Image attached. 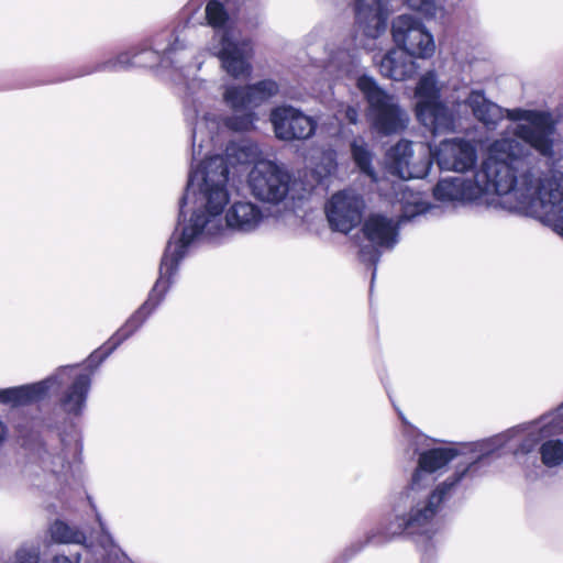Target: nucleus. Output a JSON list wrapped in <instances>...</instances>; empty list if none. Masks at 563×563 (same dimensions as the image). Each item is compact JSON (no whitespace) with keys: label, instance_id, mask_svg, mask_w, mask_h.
Returning <instances> with one entry per match:
<instances>
[{"label":"nucleus","instance_id":"f257e3e1","mask_svg":"<svg viewBox=\"0 0 563 563\" xmlns=\"http://www.w3.org/2000/svg\"><path fill=\"white\" fill-rule=\"evenodd\" d=\"M268 218L267 209L252 200L240 199L230 203L229 169L222 158H213L202 168L189 173L180 201L178 224L167 243L159 266V278L148 299L111 336L104 352L101 355V352H95L91 357L106 358L144 323L162 300L179 261L197 241L207 239L221 243L232 234H251Z\"/></svg>","mask_w":563,"mask_h":563},{"label":"nucleus","instance_id":"f03ea898","mask_svg":"<svg viewBox=\"0 0 563 563\" xmlns=\"http://www.w3.org/2000/svg\"><path fill=\"white\" fill-rule=\"evenodd\" d=\"M503 438L435 448L420 453L411 481L393 504V519L386 534L427 536L444 500L464 479L473 476L478 464L501 444Z\"/></svg>","mask_w":563,"mask_h":563},{"label":"nucleus","instance_id":"7ed1b4c3","mask_svg":"<svg viewBox=\"0 0 563 563\" xmlns=\"http://www.w3.org/2000/svg\"><path fill=\"white\" fill-rule=\"evenodd\" d=\"M508 142L521 147L518 158L506 157L511 185L505 191L501 208L539 219L563 230V174L542 179L529 166L531 150L549 161L560 158L554 139L556 122L548 111L515 108L507 110Z\"/></svg>","mask_w":563,"mask_h":563},{"label":"nucleus","instance_id":"20e7f679","mask_svg":"<svg viewBox=\"0 0 563 563\" xmlns=\"http://www.w3.org/2000/svg\"><path fill=\"white\" fill-rule=\"evenodd\" d=\"M442 84L435 70L421 75L415 88L417 120L433 135L456 132L461 125L460 108L467 106L476 120L488 130H495L506 117L507 110L488 100L482 90H471L462 101L452 98L441 100Z\"/></svg>","mask_w":563,"mask_h":563},{"label":"nucleus","instance_id":"39448f33","mask_svg":"<svg viewBox=\"0 0 563 563\" xmlns=\"http://www.w3.org/2000/svg\"><path fill=\"white\" fill-rule=\"evenodd\" d=\"M522 154L521 147L508 142V128L499 139L494 140L487 147L486 157L475 170L472 178L462 176L448 177L439 180L433 188V196L443 202H477L489 203L495 201L492 196L503 201L505 191L511 185L506 157L511 155L518 158Z\"/></svg>","mask_w":563,"mask_h":563},{"label":"nucleus","instance_id":"423d86ee","mask_svg":"<svg viewBox=\"0 0 563 563\" xmlns=\"http://www.w3.org/2000/svg\"><path fill=\"white\" fill-rule=\"evenodd\" d=\"M279 86L272 79L252 85L227 84L222 86V101L233 112L224 119L213 113L197 118L192 128V161L207 155L213 147L222 126L234 132H246L254 128L256 114L253 109L278 93Z\"/></svg>","mask_w":563,"mask_h":563},{"label":"nucleus","instance_id":"0eeeda50","mask_svg":"<svg viewBox=\"0 0 563 563\" xmlns=\"http://www.w3.org/2000/svg\"><path fill=\"white\" fill-rule=\"evenodd\" d=\"M385 165L388 174L398 177L385 196L389 197L393 203L402 205L404 213L408 218L427 212V203L419 194L409 190L404 180L423 178L428 175L431 167L430 146L401 140L386 153Z\"/></svg>","mask_w":563,"mask_h":563},{"label":"nucleus","instance_id":"6e6552de","mask_svg":"<svg viewBox=\"0 0 563 563\" xmlns=\"http://www.w3.org/2000/svg\"><path fill=\"white\" fill-rule=\"evenodd\" d=\"M206 18L214 30L208 49L221 62V68L234 79L249 78L252 74L251 41L230 22L224 7L211 0L206 7Z\"/></svg>","mask_w":563,"mask_h":563},{"label":"nucleus","instance_id":"1a4fd4ad","mask_svg":"<svg viewBox=\"0 0 563 563\" xmlns=\"http://www.w3.org/2000/svg\"><path fill=\"white\" fill-rule=\"evenodd\" d=\"M68 380L70 384L62 394L59 405L64 412L77 417L86 407L91 378L87 373H77L74 366L62 367L52 376L34 384L0 389V402L23 405L36 401L44 398L53 386Z\"/></svg>","mask_w":563,"mask_h":563},{"label":"nucleus","instance_id":"9d476101","mask_svg":"<svg viewBox=\"0 0 563 563\" xmlns=\"http://www.w3.org/2000/svg\"><path fill=\"white\" fill-rule=\"evenodd\" d=\"M356 87L367 102V118L377 133L390 135L407 128L408 112L399 104L397 97L384 90L373 77L365 74L358 76Z\"/></svg>","mask_w":563,"mask_h":563},{"label":"nucleus","instance_id":"9b49d317","mask_svg":"<svg viewBox=\"0 0 563 563\" xmlns=\"http://www.w3.org/2000/svg\"><path fill=\"white\" fill-rule=\"evenodd\" d=\"M247 186L257 200L279 205L290 192L291 176L284 166L273 161L262 159L251 168Z\"/></svg>","mask_w":563,"mask_h":563},{"label":"nucleus","instance_id":"f8f14e48","mask_svg":"<svg viewBox=\"0 0 563 563\" xmlns=\"http://www.w3.org/2000/svg\"><path fill=\"white\" fill-rule=\"evenodd\" d=\"M562 413L563 406L538 422L526 427H517L492 437L490 439L503 438V440L500 441L501 444L496 446L490 454L504 448H509L514 455L532 452L540 441H544L547 437L563 428L562 421L559 420Z\"/></svg>","mask_w":563,"mask_h":563},{"label":"nucleus","instance_id":"ddd939ff","mask_svg":"<svg viewBox=\"0 0 563 563\" xmlns=\"http://www.w3.org/2000/svg\"><path fill=\"white\" fill-rule=\"evenodd\" d=\"M192 57V51L188 49L184 42L175 38L167 47L162 48L157 42L154 48H133L118 55L114 62L110 63L111 68L141 66L151 67L159 63L163 67L173 66L181 71L187 68L183 65L185 59Z\"/></svg>","mask_w":563,"mask_h":563},{"label":"nucleus","instance_id":"4468645a","mask_svg":"<svg viewBox=\"0 0 563 563\" xmlns=\"http://www.w3.org/2000/svg\"><path fill=\"white\" fill-rule=\"evenodd\" d=\"M393 40L400 51L411 58L429 59L435 53L431 32L417 18L401 14L391 23Z\"/></svg>","mask_w":563,"mask_h":563},{"label":"nucleus","instance_id":"2eb2a0df","mask_svg":"<svg viewBox=\"0 0 563 563\" xmlns=\"http://www.w3.org/2000/svg\"><path fill=\"white\" fill-rule=\"evenodd\" d=\"M365 201L354 190L334 194L325 206V214L332 230L349 233L361 223Z\"/></svg>","mask_w":563,"mask_h":563},{"label":"nucleus","instance_id":"dca6fc26","mask_svg":"<svg viewBox=\"0 0 563 563\" xmlns=\"http://www.w3.org/2000/svg\"><path fill=\"white\" fill-rule=\"evenodd\" d=\"M431 157L443 170L464 173L477 162L475 145L465 139L443 140L434 147L430 146Z\"/></svg>","mask_w":563,"mask_h":563},{"label":"nucleus","instance_id":"f3484780","mask_svg":"<svg viewBox=\"0 0 563 563\" xmlns=\"http://www.w3.org/2000/svg\"><path fill=\"white\" fill-rule=\"evenodd\" d=\"M271 122L276 137L283 141L309 139L317 128L311 117L291 106H282L272 110Z\"/></svg>","mask_w":563,"mask_h":563},{"label":"nucleus","instance_id":"a211bd4d","mask_svg":"<svg viewBox=\"0 0 563 563\" xmlns=\"http://www.w3.org/2000/svg\"><path fill=\"white\" fill-rule=\"evenodd\" d=\"M402 211L401 217L394 218L387 217L383 213H371L363 222L362 232L365 239L371 242L375 247L383 250H391L398 243L399 238V225L402 220H410L404 213L402 205H400Z\"/></svg>","mask_w":563,"mask_h":563},{"label":"nucleus","instance_id":"6ab92c4d","mask_svg":"<svg viewBox=\"0 0 563 563\" xmlns=\"http://www.w3.org/2000/svg\"><path fill=\"white\" fill-rule=\"evenodd\" d=\"M355 23L358 32L368 40L385 34L389 16L388 0H355Z\"/></svg>","mask_w":563,"mask_h":563},{"label":"nucleus","instance_id":"aec40b11","mask_svg":"<svg viewBox=\"0 0 563 563\" xmlns=\"http://www.w3.org/2000/svg\"><path fill=\"white\" fill-rule=\"evenodd\" d=\"M260 156H261V150H260L258 145L251 140L243 139L240 141L229 143L225 148L224 156L214 155V156L206 157L196 167H194V165H191L190 173H192L196 169L202 168V166L205 164H207L209 161H211L213 158H222L224 161L225 165L228 166L229 176H230L232 173L231 169L235 165H245V164H251V163L255 164L256 162L261 161V159H258Z\"/></svg>","mask_w":563,"mask_h":563},{"label":"nucleus","instance_id":"412c9836","mask_svg":"<svg viewBox=\"0 0 563 563\" xmlns=\"http://www.w3.org/2000/svg\"><path fill=\"white\" fill-rule=\"evenodd\" d=\"M378 66L384 77L397 81L412 77L418 68L412 58L397 47L389 49L383 56Z\"/></svg>","mask_w":563,"mask_h":563},{"label":"nucleus","instance_id":"4be33fe9","mask_svg":"<svg viewBox=\"0 0 563 563\" xmlns=\"http://www.w3.org/2000/svg\"><path fill=\"white\" fill-rule=\"evenodd\" d=\"M358 60L357 52L330 45L327 47V58L321 60L323 76L331 78L341 73H350Z\"/></svg>","mask_w":563,"mask_h":563},{"label":"nucleus","instance_id":"5701e85b","mask_svg":"<svg viewBox=\"0 0 563 563\" xmlns=\"http://www.w3.org/2000/svg\"><path fill=\"white\" fill-rule=\"evenodd\" d=\"M203 64V60L198 59L194 54L192 57L185 59L183 65H186L183 71L179 68H176L179 77L184 80L186 85L188 97L191 98L192 103L196 100H200L207 97L208 95V82L205 79L196 77V73H198Z\"/></svg>","mask_w":563,"mask_h":563},{"label":"nucleus","instance_id":"b1692460","mask_svg":"<svg viewBox=\"0 0 563 563\" xmlns=\"http://www.w3.org/2000/svg\"><path fill=\"white\" fill-rule=\"evenodd\" d=\"M351 152L353 159L360 170L369 177L372 181L378 185V190L383 195H388V183L386 179H379L376 172L374 170L372 166L373 155L369 152L365 141L363 139H355L351 143Z\"/></svg>","mask_w":563,"mask_h":563},{"label":"nucleus","instance_id":"393cba45","mask_svg":"<svg viewBox=\"0 0 563 563\" xmlns=\"http://www.w3.org/2000/svg\"><path fill=\"white\" fill-rule=\"evenodd\" d=\"M49 534L56 543L82 544L86 540V536L80 529L62 520H56L51 525Z\"/></svg>","mask_w":563,"mask_h":563},{"label":"nucleus","instance_id":"a878e982","mask_svg":"<svg viewBox=\"0 0 563 563\" xmlns=\"http://www.w3.org/2000/svg\"><path fill=\"white\" fill-rule=\"evenodd\" d=\"M539 453L542 463L547 467H555L563 464V440L544 439L540 445Z\"/></svg>","mask_w":563,"mask_h":563},{"label":"nucleus","instance_id":"bb28decb","mask_svg":"<svg viewBox=\"0 0 563 563\" xmlns=\"http://www.w3.org/2000/svg\"><path fill=\"white\" fill-rule=\"evenodd\" d=\"M42 466L45 471L55 475L65 473L69 468L66 448L63 446L52 452H45L42 456Z\"/></svg>","mask_w":563,"mask_h":563},{"label":"nucleus","instance_id":"cd10ccee","mask_svg":"<svg viewBox=\"0 0 563 563\" xmlns=\"http://www.w3.org/2000/svg\"><path fill=\"white\" fill-rule=\"evenodd\" d=\"M407 5L427 19L442 20L445 9L439 0H405Z\"/></svg>","mask_w":563,"mask_h":563},{"label":"nucleus","instance_id":"c85d7f7f","mask_svg":"<svg viewBox=\"0 0 563 563\" xmlns=\"http://www.w3.org/2000/svg\"><path fill=\"white\" fill-rule=\"evenodd\" d=\"M336 170L335 153L333 151H324L321 153L320 161L317 163L313 172L319 180L331 176Z\"/></svg>","mask_w":563,"mask_h":563},{"label":"nucleus","instance_id":"c756f323","mask_svg":"<svg viewBox=\"0 0 563 563\" xmlns=\"http://www.w3.org/2000/svg\"><path fill=\"white\" fill-rule=\"evenodd\" d=\"M335 118L341 123L345 121L350 124H355L358 120V110L353 106L341 103L335 111Z\"/></svg>","mask_w":563,"mask_h":563},{"label":"nucleus","instance_id":"7c9ffc66","mask_svg":"<svg viewBox=\"0 0 563 563\" xmlns=\"http://www.w3.org/2000/svg\"><path fill=\"white\" fill-rule=\"evenodd\" d=\"M38 553L35 549L21 548L15 552L14 563H38Z\"/></svg>","mask_w":563,"mask_h":563},{"label":"nucleus","instance_id":"2f4dec72","mask_svg":"<svg viewBox=\"0 0 563 563\" xmlns=\"http://www.w3.org/2000/svg\"><path fill=\"white\" fill-rule=\"evenodd\" d=\"M361 256L364 262H369L372 264H376L379 260L380 254L375 252H369L368 254L365 252V249L361 250Z\"/></svg>","mask_w":563,"mask_h":563},{"label":"nucleus","instance_id":"473e14b6","mask_svg":"<svg viewBox=\"0 0 563 563\" xmlns=\"http://www.w3.org/2000/svg\"><path fill=\"white\" fill-rule=\"evenodd\" d=\"M79 562V556H76L75 560H70L69 558L65 556V555H56L52 563H78Z\"/></svg>","mask_w":563,"mask_h":563},{"label":"nucleus","instance_id":"72a5a7b5","mask_svg":"<svg viewBox=\"0 0 563 563\" xmlns=\"http://www.w3.org/2000/svg\"><path fill=\"white\" fill-rule=\"evenodd\" d=\"M102 532H103V536L101 539V543H102V547L104 548V550L108 551V549L113 545L112 539L106 530Z\"/></svg>","mask_w":563,"mask_h":563},{"label":"nucleus","instance_id":"f704fd0d","mask_svg":"<svg viewBox=\"0 0 563 563\" xmlns=\"http://www.w3.org/2000/svg\"><path fill=\"white\" fill-rule=\"evenodd\" d=\"M8 435V428L5 423L0 419V448L4 443Z\"/></svg>","mask_w":563,"mask_h":563},{"label":"nucleus","instance_id":"c9c22d12","mask_svg":"<svg viewBox=\"0 0 563 563\" xmlns=\"http://www.w3.org/2000/svg\"><path fill=\"white\" fill-rule=\"evenodd\" d=\"M371 538L372 537H367L364 542H358V543L352 545V548L350 549L351 555H353L356 552L361 551L365 547V544H367L369 542Z\"/></svg>","mask_w":563,"mask_h":563},{"label":"nucleus","instance_id":"e433bc0d","mask_svg":"<svg viewBox=\"0 0 563 563\" xmlns=\"http://www.w3.org/2000/svg\"><path fill=\"white\" fill-rule=\"evenodd\" d=\"M98 522H100L101 530L104 531V527H103V523L101 522V519H98Z\"/></svg>","mask_w":563,"mask_h":563},{"label":"nucleus","instance_id":"4c0bfd02","mask_svg":"<svg viewBox=\"0 0 563 563\" xmlns=\"http://www.w3.org/2000/svg\"><path fill=\"white\" fill-rule=\"evenodd\" d=\"M366 48H367V49H373L374 47H373V46H371V45H366Z\"/></svg>","mask_w":563,"mask_h":563}]
</instances>
